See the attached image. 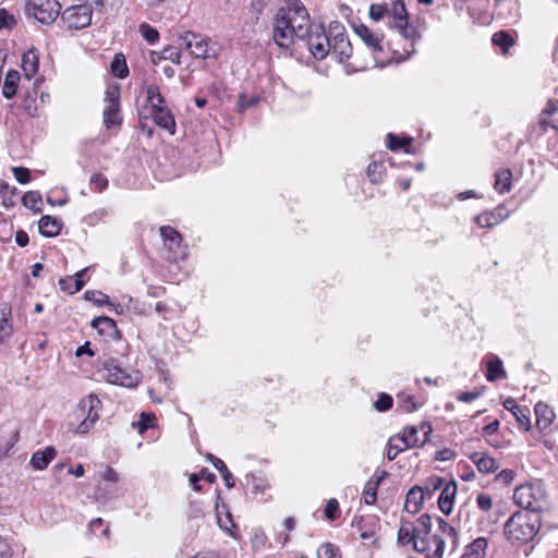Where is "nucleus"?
I'll list each match as a JSON object with an SVG mask.
<instances>
[{"label":"nucleus","mask_w":558,"mask_h":558,"mask_svg":"<svg viewBox=\"0 0 558 558\" xmlns=\"http://www.w3.org/2000/svg\"><path fill=\"white\" fill-rule=\"evenodd\" d=\"M76 3L66 8L61 20L69 29H83L92 24L93 14L117 12L122 5V0H75Z\"/></svg>","instance_id":"obj_1"},{"label":"nucleus","mask_w":558,"mask_h":558,"mask_svg":"<svg viewBox=\"0 0 558 558\" xmlns=\"http://www.w3.org/2000/svg\"><path fill=\"white\" fill-rule=\"evenodd\" d=\"M311 28L310 14L304 4L296 3L295 19L291 22L288 12H277L275 17L274 40L280 47L288 49L293 38L304 39Z\"/></svg>","instance_id":"obj_2"},{"label":"nucleus","mask_w":558,"mask_h":558,"mask_svg":"<svg viewBox=\"0 0 558 558\" xmlns=\"http://www.w3.org/2000/svg\"><path fill=\"white\" fill-rule=\"evenodd\" d=\"M437 530L429 535L415 539V550L424 554L426 558H442L445 544L449 543L452 549L458 545V533L442 518H437Z\"/></svg>","instance_id":"obj_3"},{"label":"nucleus","mask_w":558,"mask_h":558,"mask_svg":"<svg viewBox=\"0 0 558 558\" xmlns=\"http://www.w3.org/2000/svg\"><path fill=\"white\" fill-rule=\"evenodd\" d=\"M541 526L538 515L517 511L505 523V535L512 544H525L532 541Z\"/></svg>","instance_id":"obj_4"},{"label":"nucleus","mask_w":558,"mask_h":558,"mask_svg":"<svg viewBox=\"0 0 558 558\" xmlns=\"http://www.w3.org/2000/svg\"><path fill=\"white\" fill-rule=\"evenodd\" d=\"M514 502L531 512H542L547 508V493L539 483H529L517 487L513 492Z\"/></svg>","instance_id":"obj_5"},{"label":"nucleus","mask_w":558,"mask_h":558,"mask_svg":"<svg viewBox=\"0 0 558 558\" xmlns=\"http://www.w3.org/2000/svg\"><path fill=\"white\" fill-rule=\"evenodd\" d=\"M180 40L183 43L185 50L194 58L205 60L217 59L219 56V45L202 34L186 32L180 36Z\"/></svg>","instance_id":"obj_6"},{"label":"nucleus","mask_w":558,"mask_h":558,"mask_svg":"<svg viewBox=\"0 0 558 558\" xmlns=\"http://www.w3.org/2000/svg\"><path fill=\"white\" fill-rule=\"evenodd\" d=\"M101 401L95 395L82 399L74 411V418L78 422L74 432L86 434L99 418Z\"/></svg>","instance_id":"obj_7"},{"label":"nucleus","mask_w":558,"mask_h":558,"mask_svg":"<svg viewBox=\"0 0 558 558\" xmlns=\"http://www.w3.org/2000/svg\"><path fill=\"white\" fill-rule=\"evenodd\" d=\"M102 378L108 383L123 387H135L141 381L140 372L122 368L116 360L105 362L102 368Z\"/></svg>","instance_id":"obj_8"},{"label":"nucleus","mask_w":558,"mask_h":558,"mask_svg":"<svg viewBox=\"0 0 558 558\" xmlns=\"http://www.w3.org/2000/svg\"><path fill=\"white\" fill-rule=\"evenodd\" d=\"M61 4L57 0H28L25 4V13L44 25L52 24L60 15Z\"/></svg>","instance_id":"obj_9"},{"label":"nucleus","mask_w":558,"mask_h":558,"mask_svg":"<svg viewBox=\"0 0 558 558\" xmlns=\"http://www.w3.org/2000/svg\"><path fill=\"white\" fill-rule=\"evenodd\" d=\"M387 14L390 19L389 26L396 28L403 38L413 39L415 37L416 31L412 26H409L408 12L401 0L393 1Z\"/></svg>","instance_id":"obj_10"},{"label":"nucleus","mask_w":558,"mask_h":558,"mask_svg":"<svg viewBox=\"0 0 558 558\" xmlns=\"http://www.w3.org/2000/svg\"><path fill=\"white\" fill-rule=\"evenodd\" d=\"M330 52L336 56L339 62L348 60L352 54V46L344 34V29L340 25L330 27Z\"/></svg>","instance_id":"obj_11"},{"label":"nucleus","mask_w":558,"mask_h":558,"mask_svg":"<svg viewBox=\"0 0 558 558\" xmlns=\"http://www.w3.org/2000/svg\"><path fill=\"white\" fill-rule=\"evenodd\" d=\"M119 89L110 88L106 92L105 97V109L102 112L104 116V124L107 129H111L112 126L120 125L121 117L119 114Z\"/></svg>","instance_id":"obj_12"},{"label":"nucleus","mask_w":558,"mask_h":558,"mask_svg":"<svg viewBox=\"0 0 558 558\" xmlns=\"http://www.w3.org/2000/svg\"><path fill=\"white\" fill-rule=\"evenodd\" d=\"M444 481L441 478H436V481L433 484V488L426 487L423 489L420 486H414L410 488V490L407 494L405 502H404V509L405 511L410 513H416L420 511L421 506L424 500L425 493L430 496L432 493L442 485Z\"/></svg>","instance_id":"obj_13"},{"label":"nucleus","mask_w":558,"mask_h":558,"mask_svg":"<svg viewBox=\"0 0 558 558\" xmlns=\"http://www.w3.org/2000/svg\"><path fill=\"white\" fill-rule=\"evenodd\" d=\"M421 429L424 432V438L420 439L418 430L415 426H405L401 434H398L402 439L403 448H413L423 446L432 433V426L429 423H422Z\"/></svg>","instance_id":"obj_14"},{"label":"nucleus","mask_w":558,"mask_h":558,"mask_svg":"<svg viewBox=\"0 0 558 558\" xmlns=\"http://www.w3.org/2000/svg\"><path fill=\"white\" fill-rule=\"evenodd\" d=\"M305 38H307L310 51L316 59L323 60L330 52L331 38L324 32L308 33Z\"/></svg>","instance_id":"obj_15"},{"label":"nucleus","mask_w":558,"mask_h":558,"mask_svg":"<svg viewBox=\"0 0 558 558\" xmlns=\"http://www.w3.org/2000/svg\"><path fill=\"white\" fill-rule=\"evenodd\" d=\"M509 216V210L504 206H498L492 211H487L475 217V222L481 228H492L502 222Z\"/></svg>","instance_id":"obj_16"},{"label":"nucleus","mask_w":558,"mask_h":558,"mask_svg":"<svg viewBox=\"0 0 558 558\" xmlns=\"http://www.w3.org/2000/svg\"><path fill=\"white\" fill-rule=\"evenodd\" d=\"M165 247L173 254L174 257L181 253V234L170 226H163L159 229Z\"/></svg>","instance_id":"obj_17"},{"label":"nucleus","mask_w":558,"mask_h":558,"mask_svg":"<svg viewBox=\"0 0 558 558\" xmlns=\"http://www.w3.org/2000/svg\"><path fill=\"white\" fill-rule=\"evenodd\" d=\"M355 34L359 38L373 51H381L383 36L374 33L364 24H356L353 26Z\"/></svg>","instance_id":"obj_18"},{"label":"nucleus","mask_w":558,"mask_h":558,"mask_svg":"<svg viewBox=\"0 0 558 558\" xmlns=\"http://www.w3.org/2000/svg\"><path fill=\"white\" fill-rule=\"evenodd\" d=\"M388 476L385 470L377 471L365 484L363 497L366 505H374L377 500V489L380 483Z\"/></svg>","instance_id":"obj_19"},{"label":"nucleus","mask_w":558,"mask_h":558,"mask_svg":"<svg viewBox=\"0 0 558 558\" xmlns=\"http://www.w3.org/2000/svg\"><path fill=\"white\" fill-rule=\"evenodd\" d=\"M469 458L483 474H490L499 469L498 461L486 452H473Z\"/></svg>","instance_id":"obj_20"},{"label":"nucleus","mask_w":558,"mask_h":558,"mask_svg":"<svg viewBox=\"0 0 558 558\" xmlns=\"http://www.w3.org/2000/svg\"><path fill=\"white\" fill-rule=\"evenodd\" d=\"M57 456V450L54 447L49 446L44 450H37L32 454L29 464L34 470L43 471L48 464L54 459Z\"/></svg>","instance_id":"obj_21"},{"label":"nucleus","mask_w":558,"mask_h":558,"mask_svg":"<svg viewBox=\"0 0 558 558\" xmlns=\"http://www.w3.org/2000/svg\"><path fill=\"white\" fill-rule=\"evenodd\" d=\"M39 69V52L36 49H29L22 56V70L27 80H32Z\"/></svg>","instance_id":"obj_22"},{"label":"nucleus","mask_w":558,"mask_h":558,"mask_svg":"<svg viewBox=\"0 0 558 558\" xmlns=\"http://www.w3.org/2000/svg\"><path fill=\"white\" fill-rule=\"evenodd\" d=\"M539 124L544 130L548 128L558 130V100L548 101L541 114Z\"/></svg>","instance_id":"obj_23"},{"label":"nucleus","mask_w":558,"mask_h":558,"mask_svg":"<svg viewBox=\"0 0 558 558\" xmlns=\"http://www.w3.org/2000/svg\"><path fill=\"white\" fill-rule=\"evenodd\" d=\"M155 123L167 130L171 135L175 133V121L171 111L165 107L151 112Z\"/></svg>","instance_id":"obj_24"},{"label":"nucleus","mask_w":558,"mask_h":558,"mask_svg":"<svg viewBox=\"0 0 558 558\" xmlns=\"http://www.w3.org/2000/svg\"><path fill=\"white\" fill-rule=\"evenodd\" d=\"M488 541L485 537H477L464 547L460 558H485Z\"/></svg>","instance_id":"obj_25"},{"label":"nucleus","mask_w":558,"mask_h":558,"mask_svg":"<svg viewBox=\"0 0 558 558\" xmlns=\"http://www.w3.org/2000/svg\"><path fill=\"white\" fill-rule=\"evenodd\" d=\"M39 231L44 236H56L60 233L62 228V222L49 215L43 216L39 220Z\"/></svg>","instance_id":"obj_26"},{"label":"nucleus","mask_w":558,"mask_h":558,"mask_svg":"<svg viewBox=\"0 0 558 558\" xmlns=\"http://www.w3.org/2000/svg\"><path fill=\"white\" fill-rule=\"evenodd\" d=\"M457 486L454 483H448L442 488L440 496L438 498V506L440 510L449 514L452 511L453 498L456 495Z\"/></svg>","instance_id":"obj_27"},{"label":"nucleus","mask_w":558,"mask_h":558,"mask_svg":"<svg viewBox=\"0 0 558 558\" xmlns=\"http://www.w3.org/2000/svg\"><path fill=\"white\" fill-rule=\"evenodd\" d=\"M92 326L98 330L102 336L113 338L117 333L116 322L109 317L100 316L96 317L92 322Z\"/></svg>","instance_id":"obj_28"},{"label":"nucleus","mask_w":558,"mask_h":558,"mask_svg":"<svg viewBox=\"0 0 558 558\" xmlns=\"http://www.w3.org/2000/svg\"><path fill=\"white\" fill-rule=\"evenodd\" d=\"M536 425L539 428H547L554 420L553 410L545 403L538 402L535 405Z\"/></svg>","instance_id":"obj_29"},{"label":"nucleus","mask_w":558,"mask_h":558,"mask_svg":"<svg viewBox=\"0 0 558 558\" xmlns=\"http://www.w3.org/2000/svg\"><path fill=\"white\" fill-rule=\"evenodd\" d=\"M512 173L509 169H499L495 173V190L500 193H507L511 189Z\"/></svg>","instance_id":"obj_30"},{"label":"nucleus","mask_w":558,"mask_h":558,"mask_svg":"<svg viewBox=\"0 0 558 558\" xmlns=\"http://www.w3.org/2000/svg\"><path fill=\"white\" fill-rule=\"evenodd\" d=\"M507 376L506 371L502 365V361L498 356H493L487 362V373L486 378L488 381H495L499 378H505Z\"/></svg>","instance_id":"obj_31"},{"label":"nucleus","mask_w":558,"mask_h":558,"mask_svg":"<svg viewBox=\"0 0 558 558\" xmlns=\"http://www.w3.org/2000/svg\"><path fill=\"white\" fill-rule=\"evenodd\" d=\"M19 82L20 73L17 71L11 70L7 73L2 87V94L5 98L10 99L15 96Z\"/></svg>","instance_id":"obj_32"},{"label":"nucleus","mask_w":558,"mask_h":558,"mask_svg":"<svg viewBox=\"0 0 558 558\" xmlns=\"http://www.w3.org/2000/svg\"><path fill=\"white\" fill-rule=\"evenodd\" d=\"M10 314V308L3 307L0 310V344L8 340L13 333V327L9 320Z\"/></svg>","instance_id":"obj_33"},{"label":"nucleus","mask_w":558,"mask_h":558,"mask_svg":"<svg viewBox=\"0 0 558 558\" xmlns=\"http://www.w3.org/2000/svg\"><path fill=\"white\" fill-rule=\"evenodd\" d=\"M147 100L150 104L151 112L157 111L159 108H165V98L161 95L159 87L149 85L146 88Z\"/></svg>","instance_id":"obj_34"},{"label":"nucleus","mask_w":558,"mask_h":558,"mask_svg":"<svg viewBox=\"0 0 558 558\" xmlns=\"http://www.w3.org/2000/svg\"><path fill=\"white\" fill-rule=\"evenodd\" d=\"M415 539H416V532L414 526L409 523L401 524L398 531V542L405 545V544H413V548L415 549Z\"/></svg>","instance_id":"obj_35"},{"label":"nucleus","mask_w":558,"mask_h":558,"mask_svg":"<svg viewBox=\"0 0 558 558\" xmlns=\"http://www.w3.org/2000/svg\"><path fill=\"white\" fill-rule=\"evenodd\" d=\"M111 72L119 78H124L129 74L125 58L122 53H117L111 62Z\"/></svg>","instance_id":"obj_36"},{"label":"nucleus","mask_w":558,"mask_h":558,"mask_svg":"<svg viewBox=\"0 0 558 558\" xmlns=\"http://www.w3.org/2000/svg\"><path fill=\"white\" fill-rule=\"evenodd\" d=\"M17 440V433L0 432V459L7 457Z\"/></svg>","instance_id":"obj_37"},{"label":"nucleus","mask_w":558,"mask_h":558,"mask_svg":"<svg viewBox=\"0 0 558 558\" xmlns=\"http://www.w3.org/2000/svg\"><path fill=\"white\" fill-rule=\"evenodd\" d=\"M408 448H403L402 439L399 435L391 436L387 444L386 458L391 461L393 460L400 452L407 450Z\"/></svg>","instance_id":"obj_38"},{"label":"nucleus","mask_w":558,"mask_h":558,"mask_svg":"<svg viewBox=\"0 0 558 558\" xmlns=\"http://www.w3.org/2000/svg\"><path fill=\"white\" fill-rule=\"evenodd\" d=\"M433 519L429 514H422L417 519V524L414 526L416 532V538L429 535L430 533H434L432 530Z\"/></svg>","instance_id":"obj_39"},{"label":"nucleus","mask_w":558,"mask_h":558,"mask_svg":"<svg viewBox=\"0 0 558 558\" xmlns=\"http://www.w3.org/2000/svg\"><path fill=\"white\" fill-rule=\"evenodd\" d=\"M492 41L494 45L500 47L506 53L508 49L513 46L514 40L513 38L506 32H497L493 35Z\"/></svg>","instance_id":"obj_40"},{"label":"nucleus","mask_w":558,"mask_h":558,"mask_svg":"<svg viewBox=\"0 0 558 558\" xmlns=\"http://www.w3.org/2000/svg\"><path fill=\"white\" fill-rule=\"evenodd\" d=\"M22 203L26 208H29L35 211H39L41 204V196L38 192L29 191L26 192L22 197Z\"/></svg>","instance_id":"obj_41"},{"label":"nucleus","mask_w":558,"mask_h":558,"mask_svg":"<svg viewBox=\"0 0 558 558\" xmlns=\"http://www.w3.org/2000/svg\"><path fill=\"white\" fill-rule=\"evenodd\" d=\"M513 416L519 427H521L525 432L531 429L530 410L527 408H520L518 411L513 413Z\"/></svg>","instance_id":"obj_42"},{"label":"nucleus","mask_w":558,"mask_h":558,"mask_svg":"<svg viewBox=\"0 0 558 558\" xmlns=\"http://www.w3.org/2000/svg\"><path fill=\"white\" fill-rule=\"evenodd\" d=\"M158 60H169L175 64L181 63V51L178 48L168 46L159 52Z\"/></svg>","instance_id":"obj_43"},{"label":"nucleus","mask_w":558,"mask_h":558,"mask_svg":"<svg viewBox=\"0 0 558 558\" xmlns=\"http://www.w3.org/2000/svg\"><path fill=\"white\" fill-rule=\"evenodd\" d=\"M317 556L319 558H341L339 549L330 543L323 544L317 550Z\"/></svg>","instance_id":"obj_44"},{"label":"nucleus","mask_w":558,"mask_h":558,"mask_svg":"<svg viewBox=\"0 0 558 558\" xmlns=\"http://www.w3.org/2000/svg\"><path fill=\"white\" fill-rule=\"evenodd\" d=\"M156 420L155 414L142 412L140 421L135 424L140 434H144L149 427H153V423Z\"/></svg>","instance_id":"obj_45"},{"label":"nucleus","mask_w":558,"mask_h":558,"mask_svg":"<svg viewBox=\"0 0 558 558\" xmlns=\"http://www.w3.org/2000/svg\"><path fill=\"white\" fill-rule=\"evenodd\" d=\"M16 25V19L5 9H0V31L12 29Z\"/></svg>","instance_id":"obj_46"},{"label":"nucleus","mask_w":558,"mask_h":558,"mask_svg":"<svg viewBox=\"0 0 558 558\" xmlns=\"http://www.w3.org/2000/svg\"><path fill=\"white\" fill-rule=\"evenodd\" d=\"M398 407L407 413H411L417 409V405L414 402L413 398L407 395L398 396Z\"/></svg>","instance_id":"obj_47"},{"label":"nucleus","mask_w":558,"mask_h":558,"mask_svg":"<svg viewBox=\"0 0 558 558\" xmlns=\"http://www.w3.org/2000/svg\"><path fill=\"white\" fill-rule=\"evenodd\" d=\"M140 32L149 44H154L159 39L158 31L148 24H142Z\"/></svg>","instance_id":"obj_48"},{"label":"nucleus","mask_w":558,"mask_h":558,"mask_svg":"<svg viewBox=\"0 0 558 558\" xmlns=\"http://www.w3.org/2000/svg\"><path fill=\"white\" fill-rule=\"evenodd\" d=\"M392 398L390 395L380 393L378 399L375 401L374 407L377 411L384 412L392 407Z\"/></svg>","instance_id":"obj_49"},{"label":"nucleus","mask_w":558,"mask_h":558,"mask_svg":"<svg viewBox=\"0 0 558 558\" xmlns=\"http://www.w3.org/2000/svg\"><path fill=\"white\" fill-rule=\"evenodd\" d=\"M388 9L384 4L373 3L369 7V17L374 22L380 21L385 14H387Z\"/></svg>","instance_id":"obj_50"},{"label":"nucleus","mask_w":558,"mask_h":558,"mask_svg":"<svg viewBox=\"0 0 558 558\" xmlns=\"http://www.w3.org/2000/svg\"><path fill=\"white\" fill-rule=\"evenodd\" d=\"M410 140L409 138H399L398 136L389 133L388 134V147L391 150H398L400 148L405 147L409 145Z\"/></svg>","instance_id":"obj_51"},{"label":"nucleus","mask_w":558,"mask_h":558,"mask_svg":"<svg viewBox=\"0 0 558 558\" xmlns=\"http://www.w3.org/2000/svg\"><path fill=\"white\" fill-rule=\"evenodd\" d=\"M14 178L21 184L28 183L31 180V171L24 167H13L12 168Z\"/></svg>","instance_id":"obj_52"},{"label":"nucleus","mask_w":558,"mask_h":558,"mask_svg":"<svg viewBox=\"0 0 558 558\" xmlns=\"http://www.w3.org/2000/svg\"><path fill=\"white\" fill-rule=\"evenodd\" d=\"M325 515L329 520H335L339 515V504L336 499H330L325 508Z\"/></svg>","instance_id":"obj_53"},{"label":"nucleus","mask_w":558,"mask_h":558,"mask_svg":"<svg viewBox=\"0 0 558 558\" xmlns=\"http://www.w3.org/2000/svg\"><path fill=\"white\" fill-rule=\"evenodd\" d=\"M384 168L383 163L372 162L367 167V175L372 182H377L380 179V171Z\"/></svg>","instance_id":"obj_54"},{"label":"nucleus","mask_w":558,"mask_h":558,"mask_svg":"<svg viewBox=\"0 0 558 558\" xmlns=\"http://www.w3.org/2000/svg\"><path fill=\"white\" fill-rule=\"evenodd\" d=\"M296 3L303 4L301 0H287L286 5L278 10V12H288L291 22L295 19Z\"/></svg>","instance_id":"obj_55"},{"label":"nucleus","mask_w":558,"mask_h":558,"mask_svg":"<svg viewBox=\"0 0 558 558\" xmlns=\"http://www.w3.org/2000/svg\"><path fill=\"white\" fill-rule=\"evenodd\" d=\"M90 184L95 186V190L101 192L108 186V180L102 174L95 173L90 177Z\"/></svg>","instance_id":"obj_56"},{"label":"nucleus","mask_w":558,"mask_h":558,"mask_svg":"<svg viewBox=\"0 0 558 558\" xmlns=\"http://www.w3.org/2000/svg\"><path fill=\"white\" fill-rule=\"evenodd\" d=\"M85 298L87 300H93L94 302L98 304H109V298L108 295L104 294L102 292L98 291H86Z\"/></svg>","instance_id":"obj_57"},{"label":"nucleus","mask_w":558,"mask_h":558,"mask_svg":"<svg viewBox=\"0 0 558 558\" xmlns=\"http://www.w3.org/2000/svg\"><path fill=\"white\" fill-rule=\"evenodd\" d=\"M476 504L477 507L485 512L489 511L493 507L492 497L486 494H480L476 498Z\"/></svg>","instance_id":"obj_58"},{"label":"nucleus","mask_w":558,"mask_h":558,"mask_svg":"<svg viewBox=\"0 0 558 558\" xmlns=\"http://www.w3.org/2000/svg\"><path fill=\"white\" fill-rule=\"evenodd\" d=\"M482 391L481 390H476V391H465V392H460L458 396H457V400L461 401V402H472L474 401L475 399H477L478 397L482 396Z\"/></svg>","instance_id":"obj_59"},{"label":"nucleus","mask_w":558,"mask_h":558,"mask_svg":"<svg viewBox=\"0 0 558 558\" xmlns=\"http://www.w3.org/2000/svg\"><path fill=\"white\" fill-rule=\"evenodd\" d=\"M514 475L515 473L513 470L505 469L497 474V480L504 482L505 484H509L513 481Z\"/></svg>","instance_id":"obj_60"},{"label":"nucleus","mask_w":558,"mask_h":558,"mask_svg":"<svg viewBox=\"0 0 558 558\" xmlns=\"http://www.w3.org/2000/svg\"><path fill=\"white\" fill-rule=\"evenodd\" d=\"M86 271H87V268H85V269H83V270H81V271L75 274V276H74L75 280H74V283H73L72 293L78 292L84 287L85 281L82 278L86 274Z\"/></svg>","instance_id":"obj_61"},{"label":"nucleus","mask_w":558,"mask_h":558,"mask_svg":"<svg viewBox=\"0 0 558 558\" xmlns=\"http://www.w3.org/2000/svg\"><path fill=\"white\" fill-rule=\"evenodd\" d=\"M15 242L21 247L26 246L28 244V242H29L28 234L25 231H23V230H19L15 233Z\"/></svg>","instance_id":"obj_62"},{"label":"nucleus","mask_w":558,"mask_h":558,"mask_svg":"<svg viewBox=\"0 0 558 558\" xmlns=\"http://www.w3.org/2000/svg\"><path fill=\"white\" fill-rule=\"evenodd\" d=\"M11 555L12 550L10 545L0 536V558H10Z\"/></svg>","instance_id":"obj_63"},{"label":"nucleus","mask_w":558,"mask_h":558,"mask_svg":"<svg viewBox=\"0 0 558 558\" xmlns=\"http://www.w3.org/2000/svg\"><path fill=\"white\" fill-rule=\"evenodd\" d=\"M207 459L211 462V464H213V465H214V466H215V468H216L220 473H222L225 470H227V469H228V468L226 466L225 462H223L221 459H219V458H217V457H215V456H213V454H210V453H209V454H207Z\"/></svg>","instance_id":"obj_64"}]
</instances>
